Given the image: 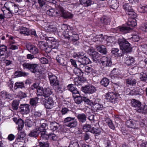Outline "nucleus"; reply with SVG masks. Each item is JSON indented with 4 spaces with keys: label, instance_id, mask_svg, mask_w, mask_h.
Masks as SVG:
<instances>
[{
    "label": "nucleus",
    "instance_id": "a211bd4d",
    "mask_svg": "<svg viewBox=\"0 0 147 147\" xmlns=\"http://www.w3.org/2000/svg\"><path fill=\"white\" fill-rule=\"evenodd\" d=\"M26 47L30 52L33 55H36L38 53V50L35 46L30 43H28L26 45Z\"/></svg>",
    "mask_w": 147,
    "mask_h": 147
},
{
    "label": "nucleus",
    "instance_id": "774afa93",
    "mask_svg": "<svg viewBox=\"0 0 147 147\" xmlns=\"http://www.w3.org/2000/svg\"><path fill=\"white\" fill-rule=\"evenodd\" d=\"M140 29L143 31L147 32V24H142L140 27Z\"/></svg>",
    "mask_w": 147,
    "mask_h": 147
},
{
    "label": "nucleus",
    "instance_id": "c03bdc74",
    "mask_svg": "<svg viewBox=\"0 0 147 147\" xmlns=\"http://www.w3.org/2000/svg\"><path fill=\"white\" fill-rule=\"evenodd\" d=\"M24 83L22 82H16L14 85V89L16 90L18 88H24Z\"/></svg>",
    "mask_w": 147,
    "mask_h": 147
},
{
    "label": "nucleus",
    "instance_id": "b1692460",
    "mask_svg": "<svg viewBox=\"0 0 147 147\" xmlns=\"http://www.w3.org/2000/svg\"><path fill=\"white\" fill-rule=\"evenodd\" d=\"M48 98L47 100V102L45 103V106L46 109H51L53 107L54 102L51 98Z\"/></svg>",
    "mask_w": 147,
    "mask_h": 147
},
{
    "label": "nucleus",
    "instance_id": "f8f14e48",
    "mask_svg": "<svg viewBox=\"0 0 147 147\" xmlns=\"http://www.w3.org/2000/svg\"><path fill=\"white\" fill-rule=\"evenodd\" d=\"M56 7L58 8L59 11L60 16H61L64 18L71 19L72 18L73 15L68 12H66L63 8L60 6L57 5Z\"/></svg>",
    "mask_w": 147,
    "mask_h": 147
},
{
    "label": "nucleus",
    "instance_id": "39448f33",
    "mask_svg": "<svg viewBox=\"0 0 147 147\" xmlns=\"http://www.w3.org/2000/svg\"><path fill=\"white\" fill-rule=\"evenodd\" d=\"M56 59L57 62L63 66H66V69L69 72L71 71V67L67 66V58L65 55L63 54L58 55L56 57Z\"/></svg>",
    "mask_w": 147,
    "mask_h": 147
},
{
    "label": "nucleus",
    "instance_id": "37998d69",
    "mask_svg": "<svg viewBox=\"0 0 147 147\" xmlns=\"http://www.w3.org/2000/svg\"><path fill=\"white\" fill-rule=\"evenodd\" d=\"M57 28L53 25L49 26L47 30V31L51 33H53L56 32L57 31Z\"/></svg>",
    "mask_w": 147,
    "mask_h": 147
},
{
    "label": "nucleus",
    "instance_id": "7c9ffc66",
    "mask_svg": "<svg viewBox=\"0 0 147 147\" xmlns=\"http://www.w3.org/2000/svg\"><path fill=\"white\" fill-rule=\"evenodd\" d=\"M126 125L129 128H135L136 127L135 121L131 119L127 121L126 122Z\"/></svg>",
    "mask_w": 147,
    "mask_h": 147
},
{
    "label": "nucleus",
    "instance_id": "4be33fe9",
    "mask_svg": "<svg viewBox=\"0 0 147 147\" xmlns=\"http://www.w3.org/2000/svg\"><path fill=\"white\" fill-rule=\"evenodd\" d=\"M77 118L80 123H84L86 121L87 117L84 113L78 114L77 116Z\"/></svg>",
    "mask_w": 147,
    "mask_h": 147
},
{
    "label": "nucleus",
    "instance_id": "09e8293b",
    "mask_svg": "<svg viewBox=\"0 0 147 147\" xmlns=\"http://www.w3.org/2000/svg\"><path fill=\"white\" fill-rule=\"evenodd\" d=\"M1 95L4 99H10L11 97V95L8 94L7 92L5 91H3L1 92Z\"/></svg>",
    "mask_w": 147,
    "mask_h": 147
},
{
    "label": "nucleus",
    "instance_id": "f704fd0d",
    "mask_svg": "<svg viewBox=\"0 0 147 147\" xmlns=\"http://www.w3.org/2000/svg\"><path fill=\"white\" fill-rule=\"evenodd\" d=\"M14 5V3L11 2H6L5 4V6L6 7V9L9 12H11Z\"/></svg>",
    "mask_w": 147,
    "mask_h": 147
},
{
    "label": "nucleus",
    "instance_id": "864d4df0",
    "mask_svg": "<svg viewBox=\"0 0 147 147\" xmlns=\"http://www.w3.org/2000/svg\"><path fill=\"white\" fill-rule=\"evenodd\" d=\"M98 3L101 7H105L107 5V0H98Z\"/></svg>",
    "mask_w": 147,
    "mask_h": 147
},
{
    "label": "nucleus",
    "instance_id": "0eeeda50",
    "mask_svg": "<svg viewBox=\"0 0 147 147\" xmlns=\"http://www.w3.org/2000/svg\"><path fill=\"white\" fill-rule=\"evenodd\" d=\"M87 50H86L87 51L88 54L91 56L94 62L96 63L99 59L100 54L98 52L95 51L94 49L92 48H91L88 46H87Z\"/></svg>",
    "mask_w": 147,
    "mask_h": 147
},
{
    "label": "nucleus",
    "instance_id": "6ab92c4d",
    "mask_svg": "<svg viewBox=\"0 0 147 147\" xmlns=\"http://www.w3.org/2000/svg\"><path fill=\"white\" fill-rule=\"evenodd\" d=\"M131 106L136 108V109L138 112V111L140 109L142 105L141 102L139 100H136L135 99H132L131 102Z\"/></svg>",
    "mask_w": 147,
    "mask_h": 147
},
{
    "label": "nucleus",
    "instance_id": "f03ea898",
    "mask_svg": "<svg viewBox=\"0 0 147 147\" xmlns=\"http://www.w3.org/2000/svg\"><path fill=\"white\" fill-rule=\"evenodd\" d=\"M127 24L129 26H119L117 28V30L123 34L126 33L132 29L131 28L136 26V21L135 19L129 18Z\"/></svg>",
    "mask_w": 147,
    "mask_h": 147
},
{
    "label": "nucleus",
    "instance_id": "8fccbe9b",
    "mask_svg": "<svg viewBox=\"0 0 147 147\" xmlns=\"http://www.w3.org/2000/svg\"><path fill=\"white\" fill-rule=\"evenodd\" d=\"M123 8L126 12V13L133 9L131 6L128 3H125L124 4L123 6Z\"/></svg>",
    "mask_w": 147,
    "mask_h": 147
},
{
    "label": "nucleus",
    "instance_id": "9b49d317",
    "mask_svg": "<svg viewBox=\"0 0 147 147\" xmlns=\"http://www.w3.org/2000/svg\"><path fill=\"white\" fill-rule=\"evenodd\" d=\"M119 96V94L117 93L109 92L106 94L105 99L107 101L112 103H115L117 100V97Z\"/></svg>",
    "mask_w": 147,
    "mask_h": 147
},
{
    "label": "nucleus",
    "instance_id": "6e6552de",
    "mask_svg": "<svg viewBox=\"0 0 147 147\" xmlns=\"http://www.w3.org/2000/svg\"><path fill=\"white\" fill-rule=\"evenodd\" d=\"M8 57L7 47L6 46L0 44V61H4Z\"/></svg>",
    "mask_w": 147,
    "mask_h": 147
},
{
    "label": "nucleus",
    "instance_id": "ddd939ff",
    "mask_svg": "<svg viewBox=\"0 0 147 147\" xmlns=\"http://www.w3.org/2000/svg\"><path fill=\"white\" fill-rule=\"evenodd\" d=\"M57 5L58 6H60L59 4H55V7L56 9H51L47 11V14L49 16L51 17L53 16H60V13L59 11L58 8L56 7Z\"/></svg>",
    "mask_w": 147,
    "mask_h": 147
},
{
    "label": "nucleus",
    "instance_id": "de8ad7c7",
    "mask_svg": "<svg viewBox=\"0 0 147 147\" xmlns=\"http://www.w3.org/2000/svg\"><path fill=\"white\" fill-rule=\"evenodd\" d=\"M38 99L37 97L30 99V104L33 106H36L38 103Z\"/></svg>",
    "mask_w": 147,
    "mask_h": 147
},
{
    "label": "nucleus",
    "instance_id": "c756f323",
    "mask_svg": "<svg viewBox=\"0 0 147 147\" xmlns=\"http://www.w3.org/2000/svg\"><path fill=\"white\" fill-rule=\"evenodd\" d=\"M61 113L62 115L68 114V115H70V116H71L73 114L71 111L65 107L62 108Z\"/></svg>",
    "mask_w": 147,
    "mask_h": 147
},
{
    "label": "nucleus",
    "instance_id": "9d476101",
    "mask_svg": "<svg viewBox=\"0 0 147 147\" xmlns=\"http://www.w3.org/2000/svg\"><path fill=\"white\" fill-rule=\"evenodd\" d=\"M22 66L24 69H28L32 73H35L37 71L38 66L37 64L25 62L22 64Z\"/></svg>",
    "mask_w": 147,
    "mask_h": 147
},
{
    "label": "nucleus",
    "instance_id": "4d7b16f0",
    "mask_svg": "<svg viewBox=\"0 0 147 147\" xmlns=\"http://www.w3.org/2000/svg\"><path fill=\"white\" fill-rule=\"evenodd\" d=\"M47 135L49 138L51 140H55L57 139L56 135L54 133H50L49 134H47Z\"/></svg>",
    "mask_w": 147,
    "mask_h": 147
},
{
    "label": "nucleus",
    "instance_id": "20e7f679",
    "mask_svg": "<svg viewBox=\"0 0 147 147\" xmlns=\"http://www.w3.org/2000/svg\"><path fill=\"white\" fill-rule=\"evenodd\" d=\"M69 115L65 118L63 120V122L65 125L70 128H74L76 127L78 125V121L75 117H71Z\"/></svg>",
    "mask_w": 147,
    "mask_h": 147
},
{
    "label": "nucleus",
    "instance_id": "338daca9",
    "mask_svg": "<svg viewBox=\"0 0 147 147\" xmlns=\"http://www.w3.org/2000/svg\"><path fill=\"white\" fill-rule=\"evenodd\" d=\"M111 4L112 7L114 9H117L118 7V5L117 4V1L116 0H111Z\"/></svg>",
    "mask_w": 147,
    "mask_h": 147
},
{
    "label": "nucleus",
    "instance_id": "69168bd1",
    "mask_svg": "<svg viewBox=\"0 0 147 147\" xmlns=\"http://www.w3.org/2000/svg\"><path fill=\"white\" fill-rule=\"evenodd\" d=\"M86 66V65L83 63V64L82 63H80V64L79 65V67L78 68L82 72L84 73Z\"/></svg>",
    "mask_w": 147,
    "mask_h": 147
},
{
    "label": "nucleus",
    "instance_id": "0e129e2a",
    "mask_svg": "<svg viewBox=\"0 0 147 147\" xmlns=\"http://www.w3.org/2000/svg\"><path fill=\"white\" fill-rule=\"evenodd\" d=\"M83 101L86 104L92 106L93 105L92 100H90L86 97H83Z\"/></svg>",
    "mask_w": 147,
    "mask_h": 147
},
{
    "label": "nucleus",
    "instance_id": "13d9d810",
    "mask_svg": "<svg viewBox=\"0 0 147 147\" xmlns=\"http://www.w3.org/2000/svg\"><path fill=\"white\" fill-rule=\"evenodd\" d=\"M102 34L96 36L94 38L93 40L94 42L98 41H102L103 39V36Z\"/></svg>",
    "mask_w": 147,
    "mask_h": 147
},
{
    "label": "nucleus",
    "instance_id": "412c9836",
    "mask_svg": "<svg viewBox=\"0 0 147 147\" xmlns=\"http://www.w3.org/2000/svg\"><path fill=\"white\" fill-rule=\"evenodd\" d=\"M127 85L130 86H135L136 83V80L132 77L129 78L125 80Z\"/></svg>",
    "mask_w": 147,
    "mask_h": 147
},
{
    "label": "nucleus",
    "instance_id": "393cba45",
    "mask_svg": "<svg viewBox=\"0 0 147 147\" xmlns=\"http://www.w3.org/2000/svg\"><path fill=\"white\" fill-rule=\"evenodd\" d=\"M49 123H50L49 128L47 130V131L51 130L53 132L57 131L58 129L57 123L55 122H49Z\"/></svg>",
    "mask_w": 147,
    "mask_h": 147
},
{
    "label": "nucleus",
    "instance_id": "6e6d98bb",
    "mask_svg": "<svg viewBox=\"0 0 147 147\" xmlns=\"http://www.w3.org/2000/svg\"><path fill=\"white\" fill-rule=\"evenodd\" d=\"M59 44L56 41H53L51 42V45L50 46L53 49V50L54 49H57Z\"/></svg>",
    "mask_w": 147,
    "mask_h": 147
},
{
    "label": "nucleus",
    "instance_id": "3c124183",
    "mask_svg": "<svg viewBox=\"0 0 147 147\" xmlns=\"http://www.w3.org/2000/svg\"><path fill=\"white\" fill-rule=\"evenodd\" d=\"M109 22V20L106 17H103L100 19V22L103 25H107Z\"/></svg>",
    "mask_w": 147,
    "mask_h": 147
},
{
    "label": "nucleus",
    "instance_id": "7ed1b4c3",
    "mask_svg": "<svg viewBox=\"0 0 147 147\" xmlns=\"http://www.w3.org/2000/svg\"><path fill=\"white\" fill-rule=\"evenodd\" d=\"M118 43L120 49L122 50L123 54L130 52L131 51L132 48L130 44L126 39L124 38L119 39Z\"/></svg>",
    "mask_w": 147,
    "mask_h": 147
},
{
    "label": "nucleus",
    "instance_id": "a878e982",
    "mask_svg": "<svg viewBox=\"0 0 147 147\" xmlns=\"http://www.w3.org/2000/svg\"><path fill=\"white\" fill-rule=\"evenodd\" d=\"M20 33L24 36H28L30 35L29 29L25 27H22L20 28Z\"/></svg>",
    "mask_w": 147,
    "mask_h": 147
},
{
    "label": "nucleus",
    "instance_id": "bf43d9fd",
    "mask_svg": "<svg viewBox=\"0 0 147 147\" xmlns=\"http://www.w3.org/2000/svg\"><path fill=\"white\" fill-rule=\"evenodd\" d=\"M140 78L141 81L147 83V76L146 75L141 73Z\"/></svg>",
    "mask_w": 147,
    "mask_h": 147
},
{
    "label": "nucleus",
    "instance_id": "bb28decb",
    "mask_svg": "<svg viewBox=\"0 0 147 147\" xmlns=\"http://www.w3.org/2000/svg\"><path fill=\"white\" fill-rule=\"evenodd\" d=\"M97 50L101 53L105 55L107 53V51L106 48L104 45L98 46H96Z\"/></svg>",
    "mask_w": 147,
    "mask_h": 147
},
{
    "label": "nucleus",
    "instance_id": "cd10ccee",
    "mask_svg": "<svg viewBox=\"0 0 147 147\" xmlns=\"http://www.w3.org/2000/svg\"><path fill=\"white\" fill-rule=\"evenodd\" d=\"M134 59L133 57L130 56L127 57L125 59V63L128 65H131L134 61Z\"/></svg>",
    "mask_w": 147,
    "mask_h": 147
},
{
    "label": "nucleus",
    "instance_id": "680f3d73",
    "mask_svg": "<svg viewBox=\"0 0 147 147\" xmlns=\"http://www.w3.org/2000/svg\"><path fill=\"white\" fill-rule=\"evenodd\" d=\"M17 95L20 99H22L27 97L26 94L21 91L18 92Z\"/></svg>",
    "mask_w": 147,
    "mask_h": 147
},
{
    "label": "nucleus",
    "instance_id": "a18cd8bd",
    "mask_svg": "<svg viewBox=\"0 0 147 147\" xmlns=\"http://www.w3.org/2000/svg\"><path fill=\"white\" fill-rule=\"evenodd\" d=\"M74 98L75 102L78 105L81 104L83 101V97H82L80 95L74 97Z\"/></svg>",
    "mask_w": 147,
    "mask_h": 147
},
{
    "label": "nucleus",
    "instance_id": "4468645a",
    "mask_svg": "<svg viewBox=\"0 0 147 147\" xmlns=\"http://www.w3.org/2000/svg\"><path fill=\"white\" fill-rule=\"evenodd\" d=\"M102 65L105 67H110L112 64L111 59L109 57L104 56L100 59Z\"/></svg>",
    "mask_w": 147,
    "mask_h": 147
},
{
    "label": "nucleus",
    "instance_id": "5fc2aeb1",
    "mask_svg": "<svg viewBox=\"0 0 147 147\" xmlns=\"http://www.w3.org/2000/svg\"><path fill=\"white\" fill-rule=\"evenodd\" d=\"M69 147H80L78 142L75 141H71Z\"/></svg>",
    "mask_w": 147,
    "mask_h": 147
},
{
    "label": "nucleus",
    "instance_id": "052dcab7",
    "mask_svg": "<svg viewBox=\"0 0 147 147\" xmlns=\"http://www.w3.org/2000/svg\"><path fill=\"white\" fill-rule=\"evenodd\" d=\"M39 146L40 147H49V144L48 142H39Z\"/></svg>",
    "mask_w": 147,
    "mask_h": 147
},
{
    "label": "nucleus",
    "instance_id": "ea45409f",
    "mask_svg": "<svg viewBox=\"0 0 147 147\" xmlns=\"http://www.w3.org/2000/svg\"><path fill=\"white\" fill-rule=\"evenodd\" d=\"M109 80L106 78H103L100 82L101 85L104 87H107L109 85Z\"/></svg>",
    "mask_w": 147,
    "mask_h": 147
},
{
    "label": "nucleus",
    "instance_id": "49530a36",
    "mask_svg": "<svg viewBox=\"0 0 147 147\" xmlns=\"http://www.w3.org/2000/svg\"><path fill=\"white\" fill-rule=\"evenodd\" d=\"M39 134V131H37L36 129L31 131L29 134V136L30 137L36 138Z\"/></svg>",
    "mask_w": 147,
    "mask_h": 147
},
{
    "label": "nucleus",
    "instance_id": "c85d7f7f",
    "mask_svg": "<svg viewBox=\"0 0 147 147\" xmlns=\"http://www.w3.org/2000/svg\"><path fill=\"white\" fill-rule=\"evenodd\" d=\"M84 72L88 74H92L94 75L96 74L95 70L93 69L92 67L87 65Z\"/></svg>",
    "mask_w": 147,
    "mask_h": 147
},
{
    "label": "nucleus",
    "instance_id": "72a5a7b5",
    "mask_svg": "<svg viewBox=\"0 0 147 147\" xmlns=\"http://www.w3.org/2000/svg\"><path fill=\"white\" fill-rule=\"evenodd\" d=\"M111 53L115 57L121 56L124 55L123 52L121 53H119V50L117 48H113L111 52Z\"/></svg>",
    "mask_w": 147,
    "mask_h": 147
},
{
    "label": "nucleus",
    "instance_id": "a19ab883",
    "mask_svg": "<svg viewBox=\"0 0 147 147\" xmlns=\"http://www.w3.org/2000/svg\"><path fill=\"white\" fill-rule=\"evenodd\" d=\"M139 11L141 13H147V5H141L138 8Z\"/></svg>",
    "mask_w": 147,
    "mask_h": 147
},
{
    "label": "nucleus",
    "instance_id": "603ef678",
    "mask_svg": "<svg viewBox=\"0 0 147 147\" xmlns=\"http://www.w3.org/2000/svg\"><path fill=\"white\" fill-rule=\"evenodd\" d=\"M141 107L140 109L138 111V112L140 113H147V105L145 106L144 105Z\"/></svg>",
    "mask_w": 147,
    "mask_h": 147
},
{
    "label": "nucleus",
    "instance_id": "4c0bfd02",
    "mask_svg": "<svg viewBox=\"0 0 147 147\" xmlns=\"http://www.w3.org/2000/svg\"><path fill=\"white\" fill-rule=\"evenodd\" d=\"M19 102L17 100H15L12 103V107L13 110L16 111L19 107Z\"/></svg>",
    "mask_w": 147,
    "mask_h": 147
},
{
    "label": "nucleus",
    "instance_id": "2f4dec72",
    "mask_svg": "<svg viewBox=\"0 0 147 147\" xmlns=\"http://www.w3.org/2000/svg\"><path fill=\"white\" fill-rule=\"evenodd\" d=\"M16 123L18 125L17 127L18 130H22L24 126V122L23 120L21 119H19L17 120Z\"/></svg>",
    "mask_w": 147,
    "mask_h": 147
},
{
    "label": "nucleus",
    "instance_id": "e433bc0d",
    "mask_svg": "<svg viewBox=\"0 0 147 147\" xmlns=\"http://www.w3.org/2000/svg\"><path fill=\"white\" fill-rule=\"evenodd\" d=\"M93 128V127H92L90 125L85 124L83 126V129L86 132L89 131L91 132V131Z\"/></svg>",
    "mask_w": 147,
    "mask_h": 147
},
{
    "label": "nucleus",
    "instance_id": "473e14b6",
    "mask_svg": "<svg viewBox=\"0 0 147 147\" xmlns=\"http://www.w3.org/2000/svg\"><path fill=\"white\" fill-rule=\"evenodd\" d=\"M81 4L85 7H88L92 4L91 0H79Z\"/></svg>",
    "mask_w": 147,
    "mask_h": 147
},
{
    "label": "nucleus",
    "instance_id": "c9c22d12",
    "mask_svg": "<svg viewBox=\"0 0 147 147\" xmlns=\"http://www.w3.org/2000/svg\"><path fill=\"white\" fill-rule=\"evenodd\" d=\"M73 71L75 74L77 75L78 77H83V72H82L78 67L75 68Z\"/></svg>",
    "mask_w": 147,
    "mask_h": 147
},
{
    "label": "nucleus",
    "instance_id": "dca6fc26",
    "mask_svg": "<svg viewBox=\"0 0 147 147\" xmlns=\"http://www.w3.org/2000/svg\"><path fill=\"white\" fill-rule=\"evenodd\" d=\"M28 104H21L19 107L20 112L23 114H28L30 110Z\"/></svg>",
    "mask_w": 147,
    "mask_h": 147
},
{
    "label": "nucleus",
    "instance_id": "79ce46f5",
    "mask_svg": "<svg viewBox=\"0 0 147 147\" xmlns=\"http://www.w3.org/2000/svg\"><path fill=\"white\" fill-rule=\"evenodd\" d=\"M126 14L129 17V18L135 19L136 16V14L134 12L133 9L127 12Z\"/></svg>",
    "mask_w": 147,
    "mask_h": 147
},
{
    "label": "nucleus",
    "instance_id": "2eb2a0df",
    "mask_svg": "<svg viewBox=\"0 0 147 147\" xmlns=\"http://www.w3.org/2000/svg\"><path fill=\"white\" fill-rule=\"evenodd\" d=\"M83 91L85 93L92 94L96 91V88L91 85L86 86L83 88Z\"/></svg>",
    "mask_w": 147,
    "mask_h": 147
},
{
    "label": "nucleus",
    "instance_id": "5701e85b",
    "mask_svg": "<svg viewBox=\"0 0 147 147\" xmlns=\"http://www.w3.org/2000/svg\"><path fill=\"white\" fill-rule=\"evenodd\" d=\"M86 81L85 78L83 77H78L74 79V83L76 85H80Z\"/></svg>",
    "mask_w": 147,
    "mask_h": 147
},
{
    "label": "nucleus",
    "instance_id": "f257e3e1",
    "mask_svg": "<svg viewBox=\"0 0 147 147\" xmlns=\"http://www.w3.org/2000/svg\"><path fill=\"white\" fill-rule=\"evenodd\" d=\"M48 74L50 84L53 87L55 91L58 92L61 91L62 88L60 86L57 77L51 72H48Z\"/></svg>",
    "mask_w": 147,
    "mask_h": 147
},
{
    "label": "nucleus",
    "instance_id": "58836bf2",
    "mask_svg": "<svg viewBox=\"0 0 147 147\" xmlns=\"http://www.w3.org/2000/svg\"><path fill=\"white\" fill-rule=\"evenodd\" d=\"M93 108L96 112H98L103 109L104 107L102 104L100 103L94 105Z\"/></svg>",
    "mask_w": 147,
    "mask_h": 147
},
{
    "label": "nucleus",
    "instance_id": "f3484780",
    "mask_svg": "<svg viewBox=\"0 0 147 147\" xmlns=\"http://www.w3.org/2000/svg\"><path fill=\"white\" fill-rule=\"evenodd\" d=\"M68 28V30L65 32V33H64V34L65 38L69 39L73 35V34H76V30L69 26Z\"/></svg>",
    "mask_w": 147,
    "mask_h": 147
},
{
    "label": "nucleus",
    "instance_id": "423d86ee",
    "mask_svg": "<svg viewBox=\"0 0 147 147\" xmlns=\"http://www.w3.org/2000/svg\"><path fill=\"white\" fill-rule=\"evenodd\" d=\"M52 93V92L49 88L44 90L43 88L40 87L37 90L36 94L37 96H43L44 97V99H45L46 98L49 97Z\"/></svg>",
    "mask_w": 147,
    "mask_h": 147
},
{
    "label": "nucleus",
    "instance_id": "1a4fd4ad",
    "mask_svg": "<svg viewBox=\"0 0 147 147\" xmlns=\"http://www.w3.org/2000/svg\"><path fill=\"white\" fill-rule=\"evenodd\" d=\"M84 54L83 53H78L74 54V57L77 59H80V60L78 61L80 63L84 64L86 65L90 63V61L89 58L86 57L85 56H84Z\"/></svg>",
    "mask_w": 147,
    "mask_h": 147
},
{
    "label": "nucleus",
    "instance_id": "aec40b11",
    "mask_svg": "<svg viewBox=\"0 0 147 147\" xmlns=\"http://www.w3.org/2000/svg\"><path fill=\"white\" fill-rule=\"evenodd\" d=\"M26 136L25 133L22 130H18V132L16 136V140H19L20 142H22L24 140V138Z\"/></svg>",
    "mask_w": 147,
    "mask_h": 147
},
{
    "label": "nucleus",
    "instance_id": "e2e57ef3",
    "mask_svg": "<svg viewBox=\"0 0 147 147\" xmlns=\"http://www.w3.org/2000/svg\"><path fill=\"white\" fill-rule=\"evenodd\" d=\"M70 38L73 41L75 42L79 40V37L78 35L77 34L76 32V34H73V35L70 38Z\"/></svg>",
    "mask_w": 147,
    "mask_h": 147
}]
</instances>
